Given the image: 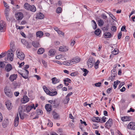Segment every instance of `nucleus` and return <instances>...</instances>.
I'll return each mask as SVG.
<instances>
[{"mask_svg": "<svg viewBox=\"0 0 135 135\" xmlns=\"http://www.w3.org/2000/svg\"><path fill=\"white\" fill-rule=\"evenodd\" d=\"M32 45L35 47L37 48L40 47V45L38 42L33 41L32 42Z\"/></svg>", "mask_w": 135, "mask_h": 135, "instance_id": "2eb2a0df", "label": "nucleus"}, {"mask_svg": "<svg viewBox=\"0 0 135 135\" xmlns=\"http://www.w3.org/2000/svg\"><path fill=\"white\" fill-rule=\"evenodd\" d=\"M29 100V98L27 96H24L21 100V101L22 103H25L28 102Z\"/></svg>", "mask_w": 135, "mask_h": 135, "instance_id": "dca6fc26", "label": "nucleus"}, {"mask_svg": "<svg viewBox=\"0 0 135 135\" xmlns=\"http://www.w3.org/2000/svg\"><path fill=\"white\" fill-rule=\"evenodd\" d=\"M26 110L27 112H28L31 110L32 107L30 105L26 106Z\"/></svg>", "mask_w": 135, "mask_h": 135, "instance_id": "4c0bfd02", "label": "nucleus"}, {"mask_svg": "<svg viewBox=\"0 0 135 135\" xmlns=\"http://www.w3.org/2000/svg\"><path fill=\"white\" fill-rule=\"evenodd\" d=\"M95 62L94 59L91 57H90L88 60L87 64L89 67H91Z\"/></svg>", "mask_w": 135, "mask_h": 135, "instance_id": "20e7f679", "label": "nucleus"}, {"mask_svg": "<svg viewBox=\"0 0 135 135\" xmlns=\"http://www.w3.org/2000/svg\"><path fill=\"white\" fill-rule=\"evenodd\" d=\"M111 72L112 73L111 75H112V76H113V77H115L117 75L116 70L115 69H113L111 70Z\"/></svg>", "mask_w": 135, "mask_h": 135, "instance_id": "bb28decb", "label": "nucleus"}, {"mask_svg": "<svg viewBox=\"0 0 135 135\" xmlns=\"http://www.w3.org/2000/svg\"><path fill=\"white\" fill-rule=\"evenodd\" d=\"M122 33L121 32L119 33L118 35V39H120L122 36Z\"/></svg>", "mask_w": 135, "mask_h": 135, "instance_id": "bf43d9fd", "label": "nucleus"}, {"mask_svg": "<svg viewBox=\"0 0 135 135\" xmlns=\"http://www.w3.org/2000/svg\"><path fill=\"white\" fill-rule=\"evenodd\" d=\"M37 113L38 114H42V110L40 109L37 110Z\"/></svg>", "mask_w": 135, "mask_h": 135, "instance_id": "13d9d810", "label": "nucleus"}, {"mask_svg": "<svg viewBox=\"0 0 135 135\" xmlns=\"http://www.w3.org/2000/svg\"><path fill=\"white\" fill-rule=\"evenodd\" d=\"M31 5H30L28 3H26L24 5V8L26 9L27 10H29L30 8V7Z\"/></svg>", "mask_w": 135, "mask_h": 135, "instance_id": "393cba45", "label": "nucleus"}, {"mask_svg": "<svg viewBox=\"0 0 135 135\" xmlns=\"http://www.w3.org/2000/svg\"><path fill=\"white\" fill-rule=\"evenodd\" d=\"M101 83L100 82H99L95 83L94 84L95 86L96 87H100L101 86Z\"/></svg>", "mask_w": 135, "mask_h": 135, "instance_id": "8fccbe9b", "label": "nucleus"}, {"mask_svg": "<svg viewBox=\"0 0 135 135\" xmlns=\"http://www.w3.org/2000/svg\"><path fill=\"white\" fill-rule=\"evenodd\" d=\"M70 100L69 98H67L66 97V99L63 100V102L64 104H67L68 103Z\"/></svg>", "mask_w": 135, "mask_h": 135, "instance_id": "a18cd8bd", "label": "nucleus"}, {"mask_svg": "<svg viewBox=\"0 0 135 135\" xmlns=\"http://www.w3.org/2000/svg\"><path fill=\"white\" fill-rule=\"evenodd\" d=\"M57 94V92L56 91L53 92L50 91V93H49V95L52 96H53L56 95Z\"/></svg>", "mask_w": 135, "mask_h": 135, "instance_id": "2f4dec72", "label": "nucleus"}, {"mask_svg": "<svg viewBox=\"0 0 135 135\" xmlns=\"http://www.w3.org/2000/svg\"><path fill=\"white\" fill-rule=\"evenodd\" d=\"M63 57V56L62 55H60L56 56V58L57 59H60L61 58Z\"/></svg>", "mask_w": 135, "mask_h": 135, "instance_id": "49530a36", "label": "nucleus"}, {"mask_svg": "<svg viewBox=\"0 0 135 135\" xmlns=\"http://www.w3.org/2000/svg\"><path fill=\"white\" fill-rule=\"evenodd\" d=\"M104 36L105 38H110L112 36L111 34L109 32L105 33Z\"/></svg>", "mask_w": 135, "mask_h": 135, "instance_id": "7c9ffc66", "label": "nucleus"}, {"mask_svg": "<svg viewBox=\"0 0 135 135\" xmlns=\"http://www.w3.org/2000/svg\"><path fill=\"white\" fill-rule=\"evenodd\" d=\"M16 19L17 20H22L23 17V14L21 12H18L15 14Z\"/></svg>", "mask_w": 135, "mask_h": 135, "instance_id": "423d86ee", "label": "nucleus"}, {"mask_svg": "<svg viewBox=\"0 0 135 135\" xmlns=\"http://www.w3.org/2000/svg\"><path fill=\"white\" fill-rule=\"evenodd\" d=\"M45 51L44 49L42 48H40L38 49L37 51V53L38 54H43Z\"/></svg>", "mask_w": 135, "mask_h": 135, "instance_id": "c756f323", "label": "nucleus"}, {"mask_svg": "<svg viewBox=\"0 0 135 135\" xmlns=\"http://www.w3.org/2000/svg\"><path fill=\"white\" fill-rule=\"evenodd\" d=\"M112 53L114 55H116L118 53V52L117 51V50L114 49L113 51L112 52Z\"/></svg>", "mask_w": 135, "mask_h": 135, "instance_id": "09e8293b", "label": "nucleus"}, {"mask_svg": "<svg viewBox=\"0 0 135 135\" xmlns=\"http://www.w3.org/2000/svg\"><path fill=\"white\" fill-rule=\"evenodd\" d=\"M5 66V64L3 62H0V67L1 68H3Z\"/></svg>", "mask_w": 135, "mask_h": 135, "instance_id": "603ef678", "label": "nucleus"}, {"mask_svg": "<svg viewBox=\"0 0 135 135\" xmlns=\"http://www.w3.org/2000/svg\"><path fill=\"white\" fill-rule=\"evenodd\" d=\"M77 73L76 72H73L70 74L72 76H75L77 75Z\"/></svg>", "mask_w": 135, "mask_h": 135, "instance_id": "69168bd1", "label": "nucleus"}, {"mask_svg": "<svg viewBox=\"0 0 135 135\" xmlns=\"http://www.w3.org/2000/svg\"><path fill=\"white\" fill-rule=\"evenodd\" d=\"M121 119L123 121H126L127 120V118L125 117H122Z\"/></svg>", "mask_w": 135, "mask_h": 135, "instance_id": "338daca9", "label": "nucleus"}, {"mask_svg": "<svg viewBox=\"0 0 135 135\" xmlns=\"http://www.w3.org/2000/svg\"><path fill=\"white\" fill-rule=\"evenodd\" d=\"M92 121L94 122L98 123L100 122V119L98 117H93L92 118Z\"/></svg>", "mask_w": 135, "mask_h": 135, "instance_id": "a211bd4d", "label": "nucleus"}, {"mask_svg": "<svg viewBox=\"0 0 135 135\" xmlns=\"http://www.w3.org/2000/svg\"><path fill=\"white\" fill-rule=\"evenodd\" d=\"M100 33V30L99 29H98L96 30L94 32L95 34L97 35H99Z\"/></svg>", "mask_w": 135, "mask_h": 135, "instance_id": "a19ab883", "label": "nucleus"}, {"mask_svg": "<svg viewBox=\"0 0 135 135\" xmlns=\"http://www.w3.org/2000/svg\"><path fill=\"white\" fill-rule=\"evenodd\" d=\"M17 74H13L11 75L9 78V79L11 81H13L15 80L17 78Z\"/></svg>", "mask_w": 135, "mask_h": 135, "instance_id": "9b49d317", "label": "nucleus"}, {"mask_svg": "<svg viewBox=\"0 0 135 135\" xmlns=\"http://www.w3.org/2000/svg\"><path fill=\"white\" fill-rule=\"evenodd\" d=\"M43 88L44 91L47 94L49 95V93H50V91L45 86H43Z\"/></svg>", "mask_w": 135, "mask_h": 135, "instance_id": "c85d7f7f", "label": "nucleus"}, {"mask_svg": "<svg viewBox=\"0 0 135 135\" xmlns=\"http://www.w3.org/2000/svg\"><path fill=\"white\" fill-rule=\"evenodd\" d=\"M8 123V119H7L3 122L2 125L4 128L6 127Z\"/></svg>", "mask_w": 135, "mask_h": 135, "instance_id": "4be33fe9", "label": "nucleus"}, {"mask_svg": "<svg viewBox=\"0 0 135 135\" xmlns=\"http://www.w3.org/2000/svg\"><path fill=\"white\" fill-rule=\"evenodd\" d=\"M100 62L99 60H98L96 62H94V67L96 69H97L98 68V64Z\"/></svg>", "mask_w": 135, "mask_h": 135, "instance_id": "c9c22d12", "label": "nucleus"}, {"mask_svg": "<svg viewBox=\"0 0 135 135\" xmlns=\"http://www.w3.org/2000/svg\"><path fill=\"white\" fill-rule=\"evenodd\" d=\"M48 121L49 122L48 123L47 125L49 126L52 127V122H51L49 119H48Z\"/></svg>", "mask_w": 135, "mask_h": 135, "instance_id": "3c124183", "label": "nucleus"}, {"mask_svg": "<svg viewBox=\"0 0 135 135\" xmlns=\"http://www.w3.org/2000/svg\"><path fill=\"white\" fill-rule=\"evenodd\" d=\"M59 50L60 51H66L68 50V49L66 46H61L59 48Z\"/></svg>", "mask_w": 135, "mask_h": 135, "instance_id": "ddd939ff", "label": "nucleus"}, {"mask_svg": "<svg viewBox=\"0 0 135 135\" xmlns=\"http://www.w3.org/2000/svg\"><path fill=\"white\" fill-rule=\"evenodd\" d=\"M4 91L6 95L8 97L11 98L12 97L13 95L11 91L7 87L4 88Z\"/></svg>", "mask_w": 135, "mask_h": 135, "instance_id": "f03ea898", "label": "nucleus"}, {"mask_svg": "<svg viewBox=\"0 0 135 135\" xmlns=\"http://www.w3.org/2000/svg\"><path fill=\"white\" fill-rule=\"evenodd\" d=\"M52 115H53L54 118L55 119H57L59 118V115L55 112L53 111L52 113Z\"/></svg>", "mask_w": 135, "mask_h": 135, "instance_id": "f3484780", "label": "nucleus"}, {"mask_svg": "<svg viewBox=\"0 0 135 135\" xmlns=\"http://www.w3.org/2000/svg\"><path fill=\"white\" fill-rule=\"evenodd\" d=\"M96 124H93V126L92 127L94 129H95L98 128L99 126L96 125Z\"/></svg>", "mask_w": 135, "mask_h": 135, "instance_id": "0e129e2a", "label": "nucleus"}, {"mask_svg": "<svg viewBox=\"0 0 135 135\" xmlns=\"http://www.w3.org/2000/svg\"><path fill=\"white\" fill-rule=\"evenodd\" d=\"M57 32L59 35H62V36H64V34L63 32L59 30Z\"/></svg>", "mask_w": 135, "mask_h": 135, "instance_id": "6e6d98bb", "label": "nucleus"}, {"mask_svg": "<svg viewBox=\"0 0 135 135\" xmlns=\"http://www.w3.org/2000/svg\"><path fill=\"white\" fill-rule=\"evenodd\" d=\"M26 47L28 49L30 48L31 47V44H29V43H28V44L26 45Z\"/></svg>", "mask_w": 135, "mask_h": 135, "instance_id": "774afa93", "label": "nucleus"}, {"mask_svg": "<svg viewBox=\"0 0 135 135\" xmlns=\"http://www.w3.org/2000/svg\"><path fill=\"white\" fill-rule=\"evenodd\" d=\"M12 50H11L9 52L10 53H8L7 55V57L5 58V60L6 61H7L9 60L10 61H12L13 60V54L12 52Z\"/></svg>", "mask_w": 135, "mask_h": 135, "instance_id": "f257e3e1", "label": "nucleus"}, {"mask_svg": "<svg viewBox=\"0 0 135 135\" xmlns=\"http://www.w3.org/2000/svg\"><path fill=\"white\" fill-rule=\"evenodd\" d=\"M19 118L18 114H17L16 116L15 117V118L14 120L19 121Z\"/></svg>", "mask_w": 135, "mask_h": 135, "instance_id": "e2e57ef3", "label": "nucleus"}, {"mask_svg": "<svg viewBox=\"0 0 135 135\" xmlns=\"http://www.w3.org/2000/svg\"><path fill=\"white\" fill-rule=\"evenodd\" d=\"M128 127L129 129L135 130V123L131 122L128 125Z\"/></svg>", "mask_w": 135, "mask_h": 135, "instance_id": "0eeeda50", "label": "nucleus"}, {"mask_svg": "<svg viewBox=\"0 0 135 135\" xmlns=\"http://www.w3.org/2000/svg\"><path fill=\"white\" fill-rule=\"evenodd\" d=\"M9 11V8H6L4 10L5 14L6 16H8V12Z\"/></svg>", "mask_w": 135, "mask_h": 135, "instance_id": "ea45409f", "label": "nucleus"}, {"mask_svg": "<svg viewBox=\"0 0 135 135\" xmlns=\"http://www.w3.org/2000/svg\"><path fill=\"white\" fill-rule=\"evenodd\" d=\"M6 70L7 71H10L12 69V67L11 65L10 64H7L5 68Z\"/></svg>", "mask_w": 135, "mask_h": 135, "instance_id": "5701e85b", "label": "nucleus"}, {"mask_svg": "<svg viewBox=\"0 0 135 135\" xmlns=\"http://www.w3.org/2000/svg\"><path fill=\"white\" fill-rule=\"evenodd\" d=\"M37 17L38 19H41L44 18V15L42 13L40 12L37 14Z\"/></svg>", "mask_w": 135, "mask_h": 135, "instance_id": "6ab92c4d", "label": "nucleus"}, {"mask_svg": "<svg viewBox=\"0 0 135 135\" xmlns=\"http://www.w3.org/2000/svg\"><path fill=\"white\" fill-rule=\"evenodd\" d=\"M52 83L54 84H55L59 81V80L56 78H53L51 79Z\"/></svg>", "mask_w": 135, "mask_h": 135, "instance_id": "b1692460", "label": "nucleus"}, {"mask_svg": "<svg viewBox=\"0 0 135 135\" xmlns=\"http://www.w3.org/2000/svg\"><path fill=\"white\" fill-rule=\"evenodd\" d=\"M81 70L84 72V73L83 74V75L84 76H86L88 73L89 71L88 70L84 68L81 69Z\"/></svg>", "mask_w": 135, "mask_h": 135, "instance_id": "473e14b6", "label": "nucleus"}, {"mask_svg": "<svg viewBox=\"0 0 135 135\" xmlns=\"http://www.w3.org/2000/svg\"><path fill=\"white\" fill-rule=\"evenodd\" d=\"M6 23L5 22L2 21L0 22V31H3L6 29Z\"/></svg>", "mask_w": 135, "mask_h": 135, "instance_id": "39448f33", "label": "nucleus"}, {"mask_svg": "<svg viewBox=\"0 0 135 135\" xmlns=\"http://www.w3.org/2000/svg\"><path fill=\"white\" fill-rule=\"evenodd\" d=\"M18 121H14V125L15 127H17L18 123Z\"/></svg>", "mask_w": 135, "mask_h": 135, "instance_id": "680f3d73", "label": "nucleus"}, {"mask_svg": "<svg viewBox=\"0 0 135 135\" xmlns=\"http://www.w3.org/2000/svg\"><path fill=\"white\" fill-rule=\"evenodd\" d=\"M111 30L112 31H115L117 30V27L115 26H112L111 28Z\"/></svg>", "mask_w": 135, "mask_h": 135, "instance_id": "5fc2aeb1", "label": "nucleus"}, {"mask_svg": "<svg viewBox=\"0 0 135 135\" xmlns=\"http://www.w3.org/2000/svg\"><path fill=\"white\" fill-rule=\"evenodd\" d=\"M3 3L4 7H6V8H9V6L8 5V4L5 1H3Z\"/></svg>", "mask_w": 135, "mask_h": 135, "instance_id": "4d7b16f0", "label": "nucleus"}, {"mask_svg": "<svg viewBox=\"0 0 135 135\" xmlns=\"http://www.w3.org/2000/svg\"><path fill=\"white\" fill-rule=\"evenodd\" d=\"M92 23V26L93 28L95 29L97 27V25L95 22L94 20H92L91 21Z\"/></svg>", "mask_w": 135, "mask_h": 135, "instance_id": "cd10ccee", "label": "nucleus"}, {"mask_svg": "<svg viewBox=\"0 0 135 135\" xmlns=\"http://www.w3.org/2000/svg\"><path fill=\"white\" fill-rule=\"evenodd\" d=\"M51 105L49 104H46V105L45 107L47 111L50 112L51 110Z\"/></svg>", "mask_w": 135, "mask_h": 135, "instance_id": "aec40b11", "label": "nucleus"}, {"mask_svg": "<svg viewBox=\"0 0 135 135\" xmlns=\"http://www.w3.org/2000/svg\"><path fill=\"white\" fill-rule=\"evenodd\" d=\"M16 53H17V57L20 60H23L25 57V55L22 52L18 51L17 50L16 51Z\"/></svg>", "mask_w": 135, "mask_h": 135, "instance_id": "7ed1b4c3", "label": "nucleus"}, {"mask_svg": "<svg viewBox=\"0 0 135 135\" xmlns=\"http://www.w3.org/2000/svg\"><path fill=\"white\" fill-rule=\"evenodd\" d=\"M120 82V81L118 80H117L114 81V83L113 87L114 89H115L117 87V85Z\"/></svg>", "mask_w": 135, "mask_h": 135, "instance_id": "72a5a7b5", "label": "nucleus"}, {"mask_svg": "<svg viewBox=\"0 0 135 135\" xmlns=\"http://www.w3.org/2000/svg\"><path fill=\"white\" fill-rule=\"evenodd\" d=\"M80 60V59L79 57H75L70 60V61L71 62V64L73 62L76 63L79 62Z\"/></svg>", "mask_w": 135, "mask_h": 135, "instance_id": "4468645a", "label": "nucleus"}, {"mask_svg": "<svg viewBox=\"0 0 135 135\" xmlns=\"http://www.w3.org/2000/svg\"><path fill=\"white\" fill-rule=\"evenodd\" d=\"M6 105L9 110H10L12 108V105L9 100H7L6 102Z\"/></svg>", "mask_w": 135, "mask_h": 135, "instance_id": "9d476101", "label": "nucleus"}, {"mask_svg": "<svg viewBox=\"0 0 135 135\" xmlns=\"http://www.w3.org/2000/svg\"><path fill=\"white\" fill-rule=\"evenodd\" d=\"M25 72L26 73V75L25 76H23V75L22 73L21 74V75L25 79H27L28 78V74L29 73L28 71L26 69H25Z\"/></svg>", "mask_w": 135, "mask_h": 135, "instance_id": "412c9836", "label": "nucleus"}, {"mask_svg": "<svg viewBox=\"0 0 135 135\" xmlns=\"http://www.w3.org/2000/svg\"><path fill=\"white\" fill-rule=\"evenodd\" d=\"M49 55L51 56H53L55 54L54 51L53 50H50L49 51Z\"/></svg>", "mask_w": 135, "mask_h": 135, "instance_id": "e433bc0d", "label": "nucleus"}, {"mask_svg": "<svg viewBox=\"0 0 135 135\" xmlns=\"http://www.w3.org/2000/svg\"><path fill=\"white\" fill-rule=\"evenodd\" d=\"M29 10L31 12H34L36 11V9L35 6L33 5H31L30 8L29 9Z\"/></svg>", "mask_w": 135, "mask_h": 135, "instance_id": "a878e982", "label": "nucleus"}, {"mask_svg": "<svg viewBox=\"0 0 135 135\" xmlns=\"http://www.w3.org/2000/svg\"><path fill=\"white\" fill-rule=\"evenodd\" d=\"M98 24L100 26H102L104 24V22L101 19L99 20L98 21Z\"/></svg>", "mask_w": 135, "mask_h": 135, "instance_id": "f704fd0d", "label": "nucleus"}, {"mask_svg": "<svg viewBox=\"0 0 135 135\" xmlns=\"http://www.w3.org/2000/svg\"><path fill=\"white\" fill-rule=\"evenodd\" d=\"M61 8L60 7H58L56 10V12L57 13H60L61 11Z\"/></svg>", "mask_w": 135, "mask_h": 135, "instance_id": "de8ad7c7", "label": "nucleus"}, {"mask_svg": "<svg viewBox=\"0 0 135 135\" xmlns=\"http://www.w3.org/2000/svg\"><path fill=\"white\" fill-rule=\"evenodd\" d=\"M21 41L22 43L25 46L28 44V42L25 39H22L21 40Z\"/></svg>", "mask_w": 135, "mask_h": 135, "instance_id": "c03bdc74", "label": "nucleus"}, {"mask_svg": "<svg viewBox=\"0 0 135 135\" xmlns=\"http://www.w3.org/2000/svg\"><path fill=\"white\" fill-rule=\"evenodd\" d=\"M44 35L43 32L41 31H38L36 33V35L37 37L41 38Z\"/></svg>", "mask_w": 135, "mask_h": 135, "instance_id": "f8f14e48", "label": "nucleus"}, {"mask_svg": "<svg viewBox=\"0 0 135 135\" xmlns=\"http://www.w3.org/2000/svg\"><path fill=\"white\" fill-rule=\"evenodd\" d=\"M107 13L109 15V16L111 17L113 20H115L116 18L112 13L110 12Z\"/></svg>", "mask_w": 135, "mask_h": 135, "instance_id": "37998d69", "label": "nucleus"}, {"mask_svg": "<svg viewBox=\"0 0 135 135\" xmlns=\"http://www.w3.org/2000/svg\"><path fill=\"white\" fill-rule=\"evenodd\" d=\"M32 36V33H29L27 36V37L29 39H31Z\"/></svg>", "mask_w": 135, "mask_h": 135, "instance_id": "052dcab7", "label": "nucleus"}, {"mask_svg": "<svg viewBox=\"0 0 135 135\" xmlns=\"http://www.w3.org/2000/svg\"><path fill=\"white\" fill-rule=\"evenodd\" d=\"M112 119L110 118L105 124V127H110L112 124Z\"/></svg>", "mask_w": 135, "mask_h": 135, "instance_id": "1a4fd4ad", "label": "nucleus"}, {"mask_svg": "<svg viewBox=\"0 0 135 135\" xmlns=\"http://www.w3.org/2000/svg\"><path fill=\"white\" fill-rule=\"evenodd\" d=\"M64 82H67L68 83H71V80L69 78H66L64 79L63 80Z\"/></svg>", "mask_w": 135, "mask_h": 135, "instance_id": "864d4df0", "label": "nucleus"}, {"mask_svg": "<svg viewBox=\"0 0 135 135\" xmlns=\"http://www.w3.org/2000/svg\"><path fill=\"white\" fill-rule=\"evenodd\" d=\"M107 118L105 116L103 117L102 118V120L100 119V123H103L105 122H106V119Z\"/></svg>", "mask_w": 135, "mask_h": 135, "instance_id": "79ce46f5", "label": "nucleus"}, {"mask_svg": "<svg viewBox=\"0 0 135 135\" xmlns=\"http://www.w3.org/2000/svg\"><path fill=\"white\" fill-rule=\"evenodd\" d=\"M23 107L20 106L18 108V113L20 118L22 119H24V117L23 114H22V111Z\"/></svg>", "mask_w": 135, "mask_h": 135, "instance_id": "6e6552de", "label": "nucleus"}, {"mask_svg": "<svg viewBox=\"0 0 135 135\" xmlns=\"http://www.w3.org/2000/svg\"><path fill=\"white\" fill-rule=\"evenodd\" d=\"M70 64H71V62L70 60L67 61L63 62V64L65 65H69Z\"/></svg>", "mask_w": 135, "mask_h": 135, "instance_id": "58836bf2", "label": "nucleus"}]
</instances>
